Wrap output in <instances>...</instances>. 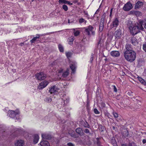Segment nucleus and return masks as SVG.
<instances>
[{
	"label": "nucleus",
	"mask_w": 146,
	"mask_h": 146,
	"mask_svg": "<svg viewBox=\"0 0 146 146\" xmlns=\"http://www.w3.org/2000/svg\"><path fill=\"white\" fill-rule=\"evenodd\" d=\"M141 22H140V20L139 21V23L135 25H131L129 27V29L130 30L131 32L133 33V35L137 34V33H139L138 36L139 37L137 36V39L138 40L140 39L143 36L142 34L140 33L141 30H143L144 28L141 24Z\"/></svg>",
	"instance_id": "f257e3e1"
},
{
	"label": "nucleus",
	"mask_w": 146,
	"mask_h": 146,
	"mask_svg": "<svg viewBox=\"0 0 146 146\" xmlns=\"http://www.w3.org/2000/svg\"><path fill=\"white\" fill-rule=\"evenodd\" d=\"M124 56L127 61L132 62L135 59L136 53L134 51H126L124 52Z\"/></svg>",
	"instance_id": "f03ea898"
},
{
	"label": "nucleus",
	"mask_w": 146,
	"mask_h": 146,
	"mask_svg": "<svg viewBox=\"0 0 146 146\" xmlns=\"http://www.w3.org/2000/svg\"><path fill=\"white\" fill-rule=\"evenodd\" d=\"M46 74L43 72H40L37 73L35 74V77L36 78L40 80H44L46 77Z\"/></svg>",
	"instance_id": "7ed1b4c3"
},
{
	"label": "nucleus",
	"mask_w": 146,
	"mask_h": 146,
	"mask_svg": "<svg viewBox=\"0 0 146 146\" xmlns=\"http://www.w3.org/2000/svg\"><path fill=\"white\" fill-rule=\"evenodd\" d=\"M10 117L12 118H15L16 119H19V118L17 117V116L19 114V112L18 110L15 111L12 110L10 111Z\"/></svg>",
	"instance_id": "20e7f679"
},
{
	"label": "nucleus",
	"mask_w": 146,
	"mask_h": 146,
	"mask_svg": "<svg viewBox=\"0 0 146 146\" xmlns=\"http://www.w3.org/2000/svg\"><path fill=\"white\" fill-rule=\"evenodd\" d=\"M59 90V89L55 85L51 87L50 89L49 90V92L51 94L54 93L57 94L58 93Z\"/></svg>",
	"instance_id": "39448f33"
},
{
	"label": "nucleus",
	"mask_w": 146,
	"mask_h": 146,
	"mask_svg": "<svg viewBox=\"0 0 146 146\" xmlns=\"http://www.w3.org/2000/svg\"><path fill=\"white\" fill-rule=\"evenodd\" d=\"M132 5L131 3L128 2L126 3L123 8L124 10L126 11H128L132 8Z\"/></svg>",
	"instance_id": "423d86ee"
},
{
	"label": "nucleus",
	"mask_w": 146,
	"mask_h": 146,
	"mask_svg": "<svg viewBox=\"0 0 146 146\" xmlns=\"http://www.w3.org/2000/svg\"><path fill=\"white\" fill-rule=\"evenodd\" d=\"M48 82L46 81H44L40 83L38 86L39 89H42L45 87L48 84Z\"/></svg>",
	"instance_id": "0eeeda50"
},
{
	"label": "nucleus",
	"mask_w": 146,
	"mask_h": 146,
	"mask_svg": "<svg viewBox=\"0 0 146 146\" xmlns=\"http://www.w3.org/2000/svg\"><path fill=\"white\" fill-rule=\"evenodd\" d=\"M144 5V3L140 1H138L135 4L134 9L137 10L141 8Z\"/></svg>",
	"instance_id": "6e6552de"
},
{
	"label": "nucleus",
	"mask_w": 146,
	"mask_h": 146,
	"mask_svg": "<svg viewBox=\"0 0 146 146\" xmlns=\"http://www.w3.org/2000/svg\"><path fill=\"white\" fill-rule=\"evenodd\" d=\"M121 32L120 29L117 30L115 32L114 35L116 38L119 39L120 38L121 35Z\"/></svg>",
	"instance_id": "1a4fd4ad"
},
{
	"label": "nucleus",
	"mask_w": 146,
	"mask_h": 146,
	"mask_svg": "<svg viewBox=\"0 0 146 146\" xmlns=\"http://www.w3.org/2000/svg\"><path fill=\"white\" fill-rule=\"evenodd\" d=\"M110 54L112 56L114 57H118L120 54L119 52L117 51H113L111 52Z\"/></svg>",
	"instance_id": "9d476101"
},
{
	"label": "nucleus",
	"mask_w": 146,
	"mask_h": 146,
	"mask_svg": "<svg viewBox=\"0 0 146 146\" xmlns=\"http://www.w3.org/2000/svg\"><path fill=\"white\" fill-rule=\"evenodd\" d=\"M41 146H50L49 143L47 141L44 140V139H42L40 143Z\"/></svg>",
	"instance_id": "9b49d317"
},
{
	"label": "nucleus",
	"mask_w": 146,
	"mask_h": 146,
	"mask_svg": "<svg viewBox=\"0 0 146 146\" xmlns=\"http://www.w3.org/2000/svg\"><path fill=\"white\" fill-rule=\"evenodd\" d=\"M131 42L134 45H137L138 43L137 39L135 37H134L132 38L131 39Z\"/></svg>",
	"instance_id": "f8f14e48"
},
{
	"label": "nucleus",
	"mask_w": 146,
	"mask_h": 146,
	"mask_svg": "<svg viewBox=\"0 0 146 146\" xmlns=\"http://www.w3.org/2000/svg\"><path fill=\"white\" fill-rule=\"evenodd\" d=\"M112 24L113 27H117L119 25V20L118 19L116 18L113 21Z\"/></svg>",
	"instance_id": "ddd939ff"
},
{
	"label": "nucleus",
	"mask_w": 146,
	"mask_h": 146,
	"mask_svg": "<svg viewBox=\"0 0 146 146\" xmlns=\"http://www.w3.org/2000/svg\"><path fill=\"white\" fill-rule=\"evenodd\" d=\"M24 144V141L21 140H18L15 143V146H23Z\"/></svg>",
	"instance_id": "4468645a"
},
{
	"label": "nucleus",
	"mask_w": 146,
	"mask_h": 146,
	"mask_svg": "<svg viewBox=\"0 0 146 146\" xmlns=\"http://www.w3.org/2000/svg\"><path fill=\"white\" fill-rule=\"evenodd\" d=\"M41 135L42 139H50L51 138L50 135L47 134H42Z\"/></svg>",
	"instance_id": "2eb2a0df"
},
{
	"label": "nucleus",
	"mask_w": 146,
	"mask_h": 146,
	"mask_svg": "<svg viewBox=\"0 0 146 146\" xmlns=\"http://www.w3.org/2000/svg\"><path fill=\"white\" fill-rule=\"evenodd\" d=\"M125 48L126 49V51H133L132 50V48L130 44H127L125 45Z\"/></svg>",
	"instance_id": "dca6fc26"
},
{
	"label": "nucleus",
	"mask_w": 146,
	"mask_h": 146,
	"mask_svg": "<svg viewBox=\"0 0 146 146\" xmlns=\"http://www.w3.org/2000/svg\"><path fill=\"white\" fill-rule=\"evenodd\" d=\"M122 134L125 137H128L129 135L128 131L127 129H124L122 132Z\"/></svg>",
	"instance_id": "f3484780"
},
{
	"label": "nucleus",
	"mask_w": 146,
	"mask_h": 146,
	"mask_svg": "<svg viewBox=\"0 0 146 146\" xmlns=\"http://www.w3.org/2000/svg\"><path fill=\"white\" fill-rule=\"evenodd\" d=\"M34 138L33 142L34 143L36 144L38 141L39 139V136L38 135H35L34 136Z\"/></svg>",
	"instance_id": "a211bd4d"
},
{
	"label": "nucleus",
	"mask_w": 146,
	"mask_h": 146,
	"mask_svg": "<svg viewBox=\"0 0 146 146\" xmlns=\"http://www.w3.org/2000/svg\"><path fill=\"white\" fill-rule=\"evenodd\" d=\"M76 132L77 133L80 135H83V133H82V130L81 128H77L76 129Z\"/></svg>",
	"instance_id": "6ab92c4d"
},
{
	"label": "nucleus",
	"mask_w": 146,
	"mask_h": 146,
	"mask_svg": "<svg viewBox=\"0 0 146 146\" xmlns=\"http://www.w3.org/2000/svg\"><path fill=\"white\" fill-rule=\"evenodd\" d=\"M74 39V37L71 36L70 37V38L68 40V41L69 42V44L70 45H71L72 44V42L73 41Z\"/></svg>",
	"instance_id": "aec40b11"
},
{
	"label": "nucleus",
	"mask_w": 146,
	"mask_h": 146,
	"mask_svg": "<svg viewBox=\"0 0 146 146\" xmlns=\"http://www.w3.org/2000/svg\"><path fill=\"white\" fill-rule=\"evenodd\" d=\"M106 16V14L105 13H104L103 15H102V18L100 19V23H104V20Z\"/></svg>",
	"instance_id": "412c9836"
},
{
	"label": "nucleus",
	"mask_w": 146,
	"mask_h": 146,
	"mask_svg": "<svg viewBox=\"0 0 146 146\" xmlns=\"http://www.w3.org/2000/svg\"><path fill=\"white\" fill-rule=\"evenodd\" d=\"M139 81L141 82L144 85H146V82L142 78H141L138 77Z\"/></svg>",
	"instance_id": "4be33fe9"
},
{
	"label": "nucleus",
	"mask_w": 146,
	"mask_h": 146,
	"mask_svg": "<svg viewBox=\"0 0 146 146\" xmlns=\"http://www.w3.org/2000/svg\"><path fill=\"white\" fill-rule=\"evenodd\" d=\"M68 74V71L67 70L63 73L62 76L63 78H66Z\"/></svg>",
	"instance_id": "5701e85b"
},
{
	"label": "nucleus",
	"mask_w": 146,
	"mask_h": 146,
	"mask_svg": "<svg viewBox=\"0 0 146 146\" xmlns=\"http://www.w3.org/2000/svg\"><path fill=\"white\" fill-rule=\"evenodd\" d=\"M58 47L60 51L61 52H63L64 51V48L60 44L58 45Z\"/></svg>",
	"instance_id": "b1692460"
},
{
	"label": "nucleus",
	"mask_w": 146,
	"mask_h": 146,
	"mask_svg": "<svg viewBox=\"0 0 146 146\" xmlns=\"http://www.w3.org/2000/svg\"><path fill=\"white\" fill-rule=\"evenodd\" d=\"M70 67L72 70L73 72H74L75 71L76 67L74 65L72 64H71L70 65Z\"/></svg>",
	"instance_id": "393cba45"
},
{
	"label": "nucleus",
	"mask_w": 146,
	"mask_h": 146,
	"mask_svg": "<svg viewBox=\"0 0 146 146\" xmlns=\"http://www.w3.org/2000/svg\"><path fill=\"white\" fill-rule=\"evenodd\" d=\"M86 21L83 18H82L79 19V23H80L81 24L82 23H84L85 24H86Z\"/></svg>",
	"instance_id": "a878e982"
},
{
	"label": "nucleus",
	"mask_w": 146,
	"mask_h": 146,
	"mask_svg": "<svg viewBox=\"0 0 146 146\" xmlns=\"http://www.w3.org/2000/svg\"><path fill=\"white\" fill-rule=\"evenodd\" d=\"M127 145L128 146H137L136 143L133 142H129Z\"/></svg>",
	"instance_id": "bb28decb"
},
{
	"label": "nucleus",
	"mask_w": 146,
	"mask_h": 146,
	"mask_svg": "<svg viewBox=\"0 0 146 146\" xmlns=\"http://www.w3.org/2000/svg\"><path fill=\"white\" fill-rule=\"evenodd\" d=\"M83 125L86 128H89L90 127L89 125L86 121L85 122H84Z\"/></svg>",
	"instance_id": "cd10ccee"
},
{
	"label": "nucleus",
	"mask_w": 146,
	"mask_h": 146,
	"mask_svg": "<svg viewBox=\"0 0 146 146\" xmlns=\"http://www.w3.org/2000/svg\"><path fill=\"white\" fill-rule=\"evenodd\" d=\"M133 93L131 91H130L127 92L126 93L127 96H128V97H131L133 95Z\"/></svg>",
	"instance_id": "c85d7f7f"
},
{
	"label": "nucleus",
	"mask_w": 146,
	"mask_h": 146,
	"mask_svg": "<svg viewBox=\"0 0 146 146\" xmlns=\"http://www.w3.org/2000/svg\"><path fill=\"white\" fill-rule=\"evenodd\" d=\"M141 13L139 11H135V15L137 16H139L141 15Z\"/></svg>",
	"instance_id": "c756f323"
},
{
	"label": "nucleus",
	"mask_w": 146,
	"mask_h": 146,
	"mask_svg": "<svg viewBox=\"0 0 146 146\" xmlns=\"http://www.w3.org/2000/svg\"><path fill=\"white\" fill-rule=\"evenodd\" d=\"M111 142L113 146H115L116 145V143L115 139H112L111 140Z\"/></svg>",
	"instance_id": "7c9ffc66"
},
{
	"label": "nucleus",
	"mask_w": 146,
	"mask_h": 146,
	"mask_svg": "<svg viewBox=\"0 0 146 146\" xmlns=\"http://www.w3.org/2000/svg\"><path fill=\"white\" fill-rule=\"evenodd\" d=\"M74 35L75 36H77L80 34V32L79 31H76L74 29Z\"/></svg>",
	"instance_id": "2f4dec72"
},
{
	"label": "nucleus",
	"mask_w": 146,
	"mask_h": 146,
	"mask_svg": "<svg viewBox=\"0 0 146 146\" xmlns=\"http://www.w3.org/2000/svg\"><path fill=\"white\" fill-rule=\"evenodd\" d=\"M85 32L86 33V34L87 35H90V31L89 30V29H86L85 30Z\"/></svg>",
	"instance_id": "473e14b6"
},
{
	"label": "nucleus",
	"mask_w": 146,
	"mask_h": 146,
	"mask_svg": "<svg viewBox=\"0 0 146 146\" xmlns=\"http://www.w3.org/2000/svg\"><path fill=\"white\" fill-rule=\"evenodd\" d=\"M59 3H63L64 4H67V1L66 0H59L58 1Z\"/></svg>",
	"instance_id": "72a5a7b5"
},
{
	"label": "nucleus",
	"mask_w": 146,
	"mask_h": 146,
	"mask_svg": "<svg viewBox=\"0 0 146 146\" xmlns=\"http://www.w3.org/2000/svg\"><path fill=\"white\" fill-rule=\"evenodd\" d=\"M62 8L65 11H67L68 9V8L67 6V5H64L62 6Z\"/></svg>",
	"instance_id": "f704fd0d"
},
{
	"label": "nucleus",
	"mask_w": 146,
	"mask_h": 146,
	"mask_svg": "<svg viewBox=\"0 0 146 146\" xmlns=\"http://www.w3.org/2000/svg\"><path fill=\"white\" fill-rule=\"evenodd\" d=\"M51 98L49 97L47 98L45 100V101L48 102H51Z\"/></svg>",
	"instance_id": "c9c22d12"
},
{
	"label": "nucleus",
	"mask_w": 146,
	"mask_h": 146,
	"mask_svg": "<svg viewBox=\"0 0 146 146\" xmlns=\"http://www.w3.org/2000/svg\"><path fill=\"white\" fill-rule=\"evenodd\" d=\"M143 49L144 51L146 52V42L143 44Z\"/></svg>",
	"instance_id": "e433bc0d"
},
{
	"label": "nucleus",
	"mask_w": 146,
	"mask_h": 146,
	"mask_svg": "<svg viewBox=\"0 0 146 146\" xmlns=\"http://www.w3.org/2000/svg\"><path fill=\"white\" fill-rule=\"evenodd\" d=\"M36 40V39L34 38V37H33V38L30 40V42L31 43H33L35 42Z\"/></svg>",
	"instance_id": "4c0bfd02"
},
{
	"label": "nucleus",
	"mask_w": 146,
	"mask_h": 146,
	"mask_svg": "<svg viewBox=\"0 0 146 146\" xmlns=\"http://www.w3.org/2000/svg\"><path fill=\"white\" fill-rule=\"evenodd\" d=\"M88 29H89V30L90 31H92V29H93V28L92 26L90 25L88 27V28H87Z\"/></svg>",
	"instance_id": "58836bf2"
},
{
	"label": "nucleus",
	"mask_w": 146,
	"mask_h": 146,
	"mask_svg": "<svg viewBox=\"0 0 146 146\" xmlns=\"http://www.w3.org/2000/svg\"><path fill=\"white\" fill-rule=\"evenodd\" d=\"M94 111L95 113L96 114H99L100 113V112L98 111V110L96 108H95L94 109Z\"/></svg>",
	"instance_id": "ea45409f"
},
{
	"label": "nucleus",
	"mask_w": 146,
	"mask_h": 146,
	"mask_svg": "<svg viewBox=\"0 0 146 146\" xmlns=\"http://www.w3.org/2000/svg\"><path fill=\"white\" fill-rule=\"evenodd\" d=\"M113 115L114 117L115 118H117L118 117V114L116 112H113Z\"/></svg>",
	"instance_id": "a19ab883"
},
{
	"label": "nucleus",
	"mask_w": 146,
	"mask_h": 146,
	"mask_svg": "<svg viewBox=\"0 0 146 146\" xmlns=\"http://www.w3.org/2000/svg\"><path fill=\"white\" fill-rule=\"evenodd\" d=\"M101 107L102 108H103L105 107V104L104 103L102 102L101 104Z\"/></svg>",
	"instance_id": "79ce46f5"
},
{
	"label": "nucleus",
	"mask_w": 146,
	"mask_h": 146,
	"mask_svg": "<svg viewBox=\"0 0 146 146\" xmlns=\"http://www.w3.org/2000/svg\"><path fill=\"white\" fill-rule=\"evenodd\" d=\"M97 139V144L98 145H100V141L99 140V139L98 138H97L96 139Z\"/></svg>",
	"instance_id": "37998d69"
},
{
	"label": "nucleus",
	"mask_w": 146,
	"mask_h": 146,
	"mask_svg": "<svg viewBox=\"0 0 146 146\" xmlns=\"http://www.w3.org/2000/svg\"><path fill=\"white\" fill-rule=\"evenodd\" d=\"M84 131L85 133H90V131L89 130L87 129H85Z\"/></svg>",
	"instance_id": "c03bdc74"
},
{
	"label": "nucleus",
	"mask_w": 146,
	"mask_h": 146,
	"mask_svg": "<svg viewBox=\"0 0 146 146\" xmlns=\"http://www.w3.org/2000/svg\"><path fill=\"white\" fill-rule=\"evenodd\" d=\"M135 11L133 10L130 11V13L133 15H135Z\"/></svg>",
	"instance_id": "a18cd8bd"
},
{
	"label": "nucleus",
	"mask_w": 146,
	"mask_h": 146,
	"mask_svg": "<svg viewBox=\"0 0 146 146\" xmlns=\"http://www.w3.org/2000/svg\"><path fill=\"white\" fill-rule=\"evenodd\" d=\"M93 57H94V54H92L91 55V58H90V62H91L93 60Z\"/></svg>",
	"instance_id": "49530a36"
},
{
	"label": "nucleus",
	"mask_w": 146,
	"mask_h": 146,
	"mask_svg": "<svg viewBox=\"0 0 146 146\" xmlns=\"http://www.w3.org/2000/svg\"><path fill=\"white\" fill-rule=\"evenodd\" d=\"M68 146H74V145L71 143H69L67 144Z\"/></svg>",
	"instance_id": "de8ad7c7"
},
{
	"label": "nucleus",
	"mask_w": 146,
	"mask_h": 146,
	"mask_svg": "<svg viewBox=\"0 0 146 146\" xmlns=\"http://www.w3.org/2000/svg\"><path fill=\"white\" fill-rule=\"evenodd\" d=\"M104 28V27H99V30L100 32H102Z\"/></svg>",
	"instance_id": "09e8293b"
},
{
	"label": "nucleus",
	"mask_w": 146,
	"mask_h": 146,
	"mask_svg": "<svg viewBox=\"0 0 146 146\" xmlns=\"http://www.w3.org/2000/svg\"><path fill=\"white\" fill-rule=\"evenodd\" d=\"M113 89H114V91L115 92H117V89L115 86H113Z\"/></svg>",
	"instance_id": "8fccbe9b"
},
{
	"label": "nucleus",
	"mask_w": 146,
	"mask_h": 146,
	"mask_svg": "<svg viewBox=\"0 0 146 146\" xmlns=\"http://www.w3.org/2000/svg\"><path fill=\"white\" fill-rule=\"evenodd\" d=\"M66 56L67 57H69L70 56V53L68 52L66 53Z\"/></svg>",
	"instance_id": "3c124183"
},
{
	"label": "nucleus",
	"mask_w": 146,
	"mask_h": 146,
	"mask_svg": "<svg viewBox=\"0 0 146 146\" xmlns=\"http://www.w3.org/2000/svg\"><path fill=\"white\" fill-rule=\"evenodd\" d=\"M104 23H100L99 27H104Z\"/></svg>",
	"instance_id": "603ef678"
},
{
	"label": "nucleus",
	"mask_w": 146,
	"mask_h": 146,
	"mask_svg": "<svg viewBox=\"0 0 146 146\" xmlns=\"http://www.w3.org/2000/svg\"><path fill=\"white\" fill-rule=\"evenodd\" d=\"M67 4L70 5H71L72 4V3H71L70 2L68 1H67Z\"/></svg>",
	"instance_id": "864d4df0"
},
{
	"label": "nucleus",
	"mask_w": 146,
	"mask_h": 146,
	"mask_svg": "<svg viewBox=\"0 0 146 146\" xmlns=\"http://www.w3.org/2000/svg\"><path fill=\"white\" fill-rule=\"evenodd\" d=\"M112 9H111L110 10V17H111V15H112Z\"/></svg>",
	"instance_id": "5fc2aeb1"
},
{
	"label": "nucleus",
	"mask_w": 146,
	"mask_h": 146,
	"mask_svg": "<svg viewBox=\"0 0 146 146\" xmlns=\"http://www.w3.org/2000/svg\"><path fill=\"white\" fill-rule=\"evenodd\" d=\"M24 44V42H23V43H20L19 45L21 46H22Z\"/></svg>",
	"instance_id": "6e6d98bb"
},
{
	"label": "nucleus",
	"mask_w": 146,
	"mask_h": 146,
	"mask_svg": "<svg viewBox=\"0 0 146 146\" xmlns=\"http://www.w3.org/2000/svg\"><path fill=\"white\" fill-rule=\"evenodd\" d=\"M121 146H128L127 144H122L121 145Z\"/></svg>",
	"instance_id": "4d7b16f0"
},
{
	"label": "nucleus",
	"mask_w": 146,
	"mask_h": 146,
	"mask_svg": "<svg viewBox=\"0 0 146 146\" xmlns=\"http://www.w3.org/2000/svg\"><path fill=\"white\" fill-rule=\"evenodd\" d=\"M8 108H6L5 109H4V111H7L8 110Z\"/></svg>",
	"instance_id": "13d9d810"
},
{
	"label": "nucleus",
	"mask_w": 146,
	"mask_h": 146,
	"mask_svg": "<svg viewBox=\"0 0 146 146\" xmlns=\"http://www.w3.org/2000/svg\"><path fill=\"white\" fill-rule=\"evenodd\" d=\"M78 2V1L77 0H75L73 1V3H77Z\"/></svg>",
	"instance_id": "bf43d9fd"
},
{
	"label": "nucleus",
	"mask_w": 146,
	"mask_h": 146,
	"mask_svg": "<svg viewBox=\"0 0 146 146\" xmlns=\"http://www.w3.org/2000/svg\"><path fill=\"white\" fill-rule=\"evenodd\" d=\"M40 35H36V37H37L38 38H39L40 37Z\"/></svg>",
	"instance_id": "052dcab7"
},
{
	"label": "nucleus",
	"mask_w": 146,
	"mask_h": 146,
	"mask_svg": "<svg viewBox=\"0 0 146 146\" xmlns=\"http://www.w3.org/2000/svg\"><path fill=\"white\" fill-rule=\"evenodd\" d=\"M98 12H99V11H98V10H97V11L95 12V14H97L98 13Z\"/></svg>",
	"instance_id": "680f3d73"
},
{
	"label": "nucleus",
	"mask_w": 146,
	"mask_h": 146,
	"mask_svg": "<svg viewBox=\"0 0 146 146\" xmlns=\"http://www.w3.org/2000/svg\"><path fill=\"white\" fill-rule=\"evenodd\" d=\"M62 71V70H60L59 71L58 73H61V72Z\"/></svg>",
	"instance_id": "e2e57ef3"
},
{
	"label": "nucleus",
	"mask_w": 146,
	"mask_h": 146,
	"mask_svg": "<svg viewBox=\"0 0 146 146\" xmlns=\"http://www.w3.org/2000/svg\"><path fill=\"white\" fill-rule=\"evenodd\" d=\"M84 13H85V14L86 15H88V13H86V12L85 11L84 12Z\"/></svg>",
	"instance_id": "0e129e2a"
},
{
	"label": "nucleus",
	"mask_w": 146,
	"mask_h": 146,
	"mask_svg": "<svg viewBox=\"0 0 146 146\" xmlns=\"http://www.w3.org/2000/svg\"><path fill=\"white\" fill-rule=\"evenodd\" d=\"M91 32H92V34L93 35H94V33H95V32H94V31H91Z\"/></svg>",
	"instance_id": "69168bd1"
},
{
	"label": "nucleus",
	"mask_w": 146,
	"mask_h": 146,
	"mask_svg": "<svg viewBox=\"0 0 146 146\" xmlns=\"http://www.w3.org/2000/svg\"><path fill=\"white\" fill-rule=\"evenodd\" d=\"M68 23H70V20L69 19H68Z\"/></svg>",
	"instance_id": "338daca9"
},
{
	"label": "nucleus",
	"mask_w": 146,
	"mask_h": 146,
	"mask_svg": "<svg viewBox=\"0 0 146 146\" xmlns=\"http://www.w3.org/2000/svg\"><path fill=\"white\" fill-rule=\"evenodd\" d=\"M34 38H35L36 39L38 38L36 36L34 37Z\"/></svg>",
	"instance_id": "774afa93"
}]
</instances>
